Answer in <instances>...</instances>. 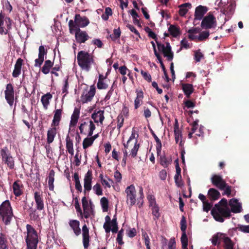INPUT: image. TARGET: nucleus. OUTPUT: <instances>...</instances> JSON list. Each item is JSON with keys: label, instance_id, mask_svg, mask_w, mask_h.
Masks as SVG:
<instances>
[{"label": "nucleus", "instance_id": "1", "mask_svg": "<svg viewBox=\"0 0 249 249\" xmlns=\"http://www.w3.org/2000/svg\"><path fill=\"white\" fill-rule=\"evenodd\" d=\"M77 60L80 68L86 71H89L92 65L95 64L94 55L84 51L78 53Z\"/></svg>", "mask_w": 249, "mask_h": 249}, {"label": "nucleus", "instance_id": "2", "mask_svg": "<svg viewBox=\"0 0 249 249\" xmlns=\"http://www.w3.org/2000/svg\"><path fill=\"white\" fill-rule=\"evenodd\" d=\"M14 214L11 203L8 200L4 201L0 205V218L5 226L10 225Z\"/></svg>", "mask_w": 249, "mask_h": 249}, {"label": "nucleus", "instance_id": "3", "mask_svg": "<svg viewBox=\"0 0 249 249\" xmlns=\"http://www.w3.org/2000/svg\"><path fill=\"white\" fill-rule=\"evenodd\" d=\"M211 214L216 221L221 223L224 221L225 218H230L231 216L229 207H221L218 205H214Z\"/></svg>", "mask_w": 249, "mask_h": 249}, {"label": "nucleus", "instance_id": "4", "mask_svg": "<svg viewBox=\"0 0 249 249\" xmlns=\"http://www.w3.org/2000/svg\"><path fill=\"white\" fill-rule=\"evenodd\" d=\"M27 236L25 238L26 249H36L38 243L37 231L29 224L26 225Z\"/></svg>", "mask_w": 249, "mask_h": 249}, {"label": "nucleus", "instance_id": "5", "mask_svg": "<svg viewBox=\"0 0 249 249\" xmlns=\"http://www.w3.org/2000/svg\"><path fill=\"white\" fill-rule=\"evenodd\" d=\"M88 128L89 129L88 136L90 137L92 135L93 131L95 129V125L91 120L89 118L81 120L80 125L79 126L80 134H86Z\"/></svg>", "mask_w": 249, "mask_h": 249}, {"label": "nucleus", "instance_id": "6", "mask_svg": "<svg viewBox=\"0 0 249 249\" xmlns=\"http://www.w3.org/2000/svg\"><path fill=\"white\" fill-rule=\"evenodd\" d=\"M0 155L2 162L6 164L10 169H13L15 167V161L7 146H5L0 150Z\"/></svg>", "mask_w": 249, "mask_h": 249}, {"label": "nucleus", "instance_id": "7", "mask_svg": "<svg viewBox=\"0 0 249 249\" xmlns=\"http://www.w3.org/2000/svg\"><path fill=\"white\" fill-rule=\"evenodd\" d=\"M12 19L5 16L2 12L0 13V34L6 35L12 28Z\"/></svg>", "mask_w": 249, "mask_h": 249}, {"label": "nucleus", "instance_id": "8", "mask_svg": "<svg viewBox=\"0 0 249 249\" xmlns=\"http://www.w3.org/2000/svg\"><path fill=\"white\" fill-rule=\"evenodd\" d=\"M216 26L215 18L211 13H209L205 17L201 23V27L202 29H208L214 28Z\"/></svg>", "mask_w": 249, "mask_h": 249}, {"label": "nucleus", "instance_id": "9", "mask_svg": "<svg viewBox=\"0 0 249 249\" xmlns=\"http://www.w3.org/2000/svg\"><path fill=\"white\" fill-rule=\"evenodd\" d=\"M125 193L126 194V202L127 204L129 205V207H132L136 202V192L135 186L133 185H131L127 187Z\"/></svg>", "mask_w": 249, "mask_h": 249}, {"label": "nucleus", "instance_id": "10", "mask_svg": "<svg viewBox=\"0 0 249 249\" xmlns=\"http://www.w3.org/2000/svg\"><path fill=\"white\" fill-rule=\"evenodd\" d=\"M212 184L219 189L223 190L226 185V181L219 175L214 174L211 178Z\"/></svg>", "mask_w": 249, "mask_h": 249}, {"label": "nucleus", "instance_id": "11", "mask_svg": "<svg viewBox=\"0 0 249 249\" xmlns=\"http://www.w3.org/2000/svg\"><path fill=\"white\" fill-rule=\"evenodd\" d=\"M5 98L10 107L13 105L14 101V87L12 84H7L6 89L4 91Z\"/></svg>", "mask_w": 249, "mask_h": 249}, {"label": "nucleus", "instance_id": "12", "mask_svg": "<svg viewBox=\"0 0 249 249\" xmlns=\"http://www.w3.org/2000/svg\"><path fill=\"white\" fill-rule=\"evenodd\" d=\"M96 93V88L94 85L90 87L89 90L86 93H83L81 97L82 103H86L90 102Z\"/></svg>", "mask_w": 249, "mask_h": 249}, {"label": "nucleus", "instance_id": "13", "mask_svg": "<svg viewBox=\"0 0 249 249\" xmlns=\"http://www.w3.org/2000/svg\"><path fill=\"white\" fill-rule=\"evenodd\" d=\"M34 199L36 203V208L37 210L41 211L44 208L43 194L39 192L34 193Z\"/></svg>", "mask_w": 249, "mask_h": 249}, {"label": "nucleus", "instance_id": "14", "mask_svg": "<svg viewBox=\"0 0 249 249\" xmlns=\"http://www.w3.org/2000/svg\"><path fill=\"white\" fill-rule=\"evenodd\" d=\"M92 171L89 170L85 174L84 179V188L88 191H90L92 188Z\"/></svg>", "mask_w": 249, "mask_h": 249}, {"label": "nucleus", "instance_id": "15", "mask_svg": "<svg viewBox=\"0 0 249 249\" xmlns=\"http://www.w3.org/2000/svg\"><path fill=\"white\" fill-rule=\"evenodd\" d=\"M229 205L231 207V213H239L242 211L241 204L238 202V200L235 198L230 199L229 202Z\"/></svg>", "mask_w": 249, "mask_h": 249}, {"label": "nucleus", "instance_id": "16", "mask_svg": "<svg viewBox=\"0 0 249 249\" xmlns=\"http://www.w3.org/2000/svg\"><path fill=\"white\" fill-rule=\"evenodd\" d=\"M176 162V173L174 177L175 182L176 185L178 187H181L183 185V182L181 179V169L179 167L178 159H177L175 160Z\"/></svg>", "mask_w": 249, "mask_h": 249}, {"label": "nucleus", "instance_id": "17", "mask_svg": "<svg viewBox=\"0 0 249 249\" xmlns=\"http://www.w3.org/2000/svg\"><path fill=\"white\" fill-rule=\"evenodd\" d=\"M13 193L16 196H20L23 193V185L20 180L18 179L15 181L12 185Z\"/></svg>", "mask_w": 249, "mask_h": 249}, {"label": "nucleus", "instance_id": "18", "mask_svg": "<svg viewBox=\"0 0 249 249\" xmlns=\"http://www.w3.org/2000/svg\"><path fill=\"white\" fill-rule=\"evenodd\" d=\"M82 230L83 246L85 249H87L89 245V230L87 225L85 224L82 227Z\"/></svg>", "mask_w": 249, "mask_h": 249}, {"label": "nucleus", "instance_id": "19", "mask_svg": "<svg viewBox=\"0 0 249 249\" xmlns=\"http://www.w3.org/2000/svg\"><path fill=\"white\" fill-rule=\"evenodd\" d=\"M75 37L77 42L80 44L85 43L89 38L87 33L82 30L78 32H75Z\"/></svg>", "mask_w": 249, "mask_h": 249}, {"label": "nucleus", "instance_id": "20", "mask_svg": "<svg viewBox=\"0 0 249 249\" xmlns=\"http://www.w3.org/2000/svg\"><path fill=\"white\" fill-rule=\"evenodd\" d=\"M207 11L208 8L206 6L199 5L196 7L195 12V19L201 20Z\"/></svg>", "mask_w": 249, "mask_h": 249}, {"label": "nucleus", "instance_id": "21", "mask_svg": "<svg viewBox=\"0 0 249 249\" xmlns=\"http://www.w3.org/2000/svg\"><path fill=\"white\" fill-rule=\"evenodd\" d=\"M74 20L81 28L85 27L89 23V20L87 17H82L79 14L75 15Z\"/></svg>", "mask_w": 249, "mask_h": 249}, {"label": "nucleus", "instance_id": "22", "mask_svg": "<svg viewBox=\"0 0 249 249\" xmlns=\"http://www.w3.org/2000/svg\"><path fill=\"white\" fill-rule=\"evenodd\" d=\"M23 63V60L22 59L19 58L17 59L14 66V70L12 72L13 77L17 78L20 74Z\"/></svg>", "mask_w": 249, "mask_h": 249}, {"label": "nucleus", "instance_id": "23", "mask_svg": "<svg viewBox=\"0 0 249 249\" xmlns=\"http://www.w3.org/2000/svg\"><path fill=\"white\" fill-rule=\"evenodd\" d=\"M163 56L166 57L167 60L171 61L174 57V53L172 51L171 46L168 42H166V48L162 52Z\"/></svg>", "mask_w": 249, "mask_h": 249}, {"label": "nucleus", "instance_id": "24", "mask_svg": "<svg viewBox=\"0 0 249 249\" xmlns=\"http://www.w3.org/2000/svg\"><path fill=\"white\" fill-rule=\"evenodd\" d=\"M235 5L233 3H231L227 6L224 7L222 10V13L226 15L229 18L231 17L234 12Z\"/></svg>", "mask_w": 249, "mask_h": 249}, {"label": "nucleus", "instance_id": "25", "mask_svg": "<svg viewBox=\"0 0 249 249\" xmlns=\"http://www.w3.org/2000/svg\"><path fill=\"white\" fill-rule=\"evenodd\" d=\"M53 118L51 124L52 126H57L59 125V122L61 119L62 114V109H57L54 111Z\"/></svg>", "mask_w": 249, "mask_h": 249}, {"label": "nucleus", "instance_id": "26", "mask_svg": "<svg viewBox=\"0 0 249 249\" xmlns=\"http://www.w3.org/2000/svg\"><path fill=\"white\" fill-rule=\"evenodd\" d=\"M69 225L73 230V231L76 236H78L81 233V229L80 228V222L77 220H71L69 222Z\"/></svg>", "mask_w": 249, "mask_h": 249}, {"label": "nucleus", "instance_id": "27", "mask_svg": "<svg viewBox=\"0 0 249 249\" xmlns=\"http://www.w3.org/2000/svg\"><path fill=\"white\" fill-rule=\"evenodd\" d=\"M182 89L187 98H189L191 94L194 92V89L192 84H182Z\"/></svg>", "mask_w": 249, "mask_h": 249}, {"label": "nucleus", "instance_id": "28", "mask_svg": "<svg viewBox=\"0 0 249 249\" xmlns=\"http://www.w3.org/2000/svg\"><path fill=\"white\" fill-rule=\"evenodd\" d=\"M56 126H52V128L48 130L47 135V142L49 144L53 141L54 138L56 134Z\"/></svg>", "mask_w": 249, "mask_h": 249}, {"label": "nucleus", "instance_id": "29", "mask_svg": "<svg viewBox=\"0 0 249 249\" xmlns=\"http://www.w3.org/2000/svg\"><path fill=\"white\" fill-rule=\"evenodd\" d=\"M208 196L212 201H215L220 197V193L216 189L212 188L208 190Z\"/></svg>", "mask_w": 249, "mask_h": 249}, {"label": "nucleus", "instance_id": "30", "mask_svg": "<svg viewBox=\"0 0 249 249\" xmlns=\"http://www.w3.org/2000/svg\"><path fill=\"white\" fill-rule=\"evenodd\" d=\"M7 235L0 232V249H8V241Z\"/></svg>", "mask_w": 249, "mask_h": 249}, {"label": "nucleus", "instance_id": "31", "mask_svg": "<svg viewBox=\"0 0 249 249\" xmlns=\"http://www.w3.org/2000/svg\"><path fill=\"white\" fill-rule=\"evenodd\" d=\"M137 97L134 101L135 109H138L141 106V103L143 98V93L142 90H136Z\"/></svg>", "mask_w": 249, "mask_h": 249}, {"label": "nucleus", "instance_id": "32", "mask_svg": "<svg viewBox=\"0 0 249 249\" xmlns=\"http://www.w3.org/2000/svg\"><path fill=\"white\" fill-rule=\"evenodd\" d=\"M53 66V62H52L50 60H46L41 69V72L45 74H48Z\"/></svg>", "mask_w": 249, "mask_h": 249}, {"label": "nucleus", "instance_id": "33", "mask_svg": "<svg viewBox=\"0 0 249 249\" xmlns=\"http://www.w3.org/2000/svg\"><path fill=\"white\" fill-rule=\"evenodd\" d=\"M52 97L53 96L50 92L43 95L41 97V102L44 109H47L48 108V106L50 104V100L52 98Z\"/></svg>", "mask_w": 249, "mask_h": 249}, {"label": "nucleus", "instance_id": "34", "mask_svg": "<svg viewBox=\"0 0 249 249\" xmlns=\"http://www.w3.org/2000/svg\"><path fill=\"white\" fill-rule=\"evenodd\" d=\"M66 148L69 153L71 155V156H73L74 154V149H73V144L72 140L71 139L69 134H68L66 138Z\"/></svg>", "mask_w": 249, "mask_h": 249}, {"label": "nucleus", "instance_id": "35", "mask_svg": "<svg viewBox=\"0 0 249 249\" xmlns=\"http://www.w3.org/2000/svg\"><path fill=\"white\" fill-rule=\"evenodd\" d=\"M179 8L178 14L181 17H184L188 12V10L186 8L190 9L192 5L190 3H185L178 6Z\"/></svg>", "mask_w": 249, "mask_h": 249}, {"label": "nucleus", "instance_id": "36", "mask_svg": "<svg viewBox=\"0 0 249 249\" xmlns=\"http://www.w3.org/2000/svg\"><path fill=\"white\" fill-rule=\"evenodd\" d=\"M69 27L70 33L71 34H73L75 32H80L81 30L80 29V27L79 26V25L75 22V20L73 21L71 19L69 21Z\"/></svg>", "mask_w": 249, "mask_h": 249}, {"label": "nucleus", "instance_id": "37", "mask_svg": "<svg viewBox=\"0 0 249 249\" xmlns=\"http://www.w3.org/2000/svg\"><path fill=\"white\" fill-rule=\"evenodd\" d=\"M168 31L174 37H177L181 34L179 27L174 25H170L168 28Z\"/></svg>", "mask_w": 249, "mask_h": 249}, {"label": "nucleus", "instance_id": "38", "mask_svg": "<svg viewBox=\"0 0 249 249\" xmlns=\"http://www.w3.org/2000/svg\"><path fill=\"white\" fill-rule=\"evenodd\" d=\"M54 176L55 172L53 169L51 170L48 175V187L50 191H53L54 189Z\"/></svg>", "mask_w": 249, "mask_h": 249}, {"label": "nucleus", "instance_id": "39", "mask_svg": "<svg viewBox=\"0 0 249 249\" xmlns=\"http://www.w3.org/2000/svg\"><path fill=\"white\" fill-rule=\"evenodd\" d=\"M226 234L221 233V232H217L216 234H214L212 239V243L213 245H219L220 244V242H218L219 239H221L223 240L224 237Z\"/></svg>", "mask_w": 249, "mask_h": 249}, {"label": "nucleus", "instance_id": "40", "mask_svg": "<svg viewBox=\"0 0 249 249\" xmlns=\"http://www.w3.org/2000/svg\"><path fill=\"white\" fill-rule=\"evenodd\" d=\"M223 239V247L224 249H233L234 243L226 234Z\"/></svg>", "mask_w": 249, "mask_h": 249}, {"label": "nucleus", "instance_id": "41", "mask_svg": "<svg viewBox=\"0 0 249 249\" xmlns=\"http://www.w3.org/2000/svg\"><path fill=\"white\" fill-rule=\"evenodd\" d=\"M176 121V123L174 125V134H175L176 142L178 143L179 142V140L180 139L181 140V139H182V134H181V131L179 129L178 122L177 120Z\"/></svg>", "mask_w": 249, "mask_h": 249}, {"label": "nucleus", "instance_id": "42", "mask_svg": "<svg viewBox=\"0 0 249 249\" xmlns=\"http://www.w3.org/2000/svg\"><path fill=\"white\" fill-rule=\"evenodd\" d=\"M153 204H154V205L152 208V213L157 219H158L160 216L159 207H158V205L156 204L155 200H153V201L150 202V205L152 206Z\"/></svg>", "mask_w": 249, "mask_h": 249}, {"label": "nucleus", "instance_id": "43", "mask_svg": "<svg viewBox=\"0 0 249 249\" xmlns=\"http://www.w3.org/2000/svg\"><path fill=\"white\" fill-rule=\"evenodd\" d=\"M73 179L75 182V187L76 190L78 192L81 193L82 191V187L80 184L79 175L78 173L75 172L73 175Z\"/></svg>", "mask_w": 249, "mask_h": 249}, {"label": "nucleus", "instance_id": "44", "mask_svg": "<svg viewBox=\"0 0 249 249\" xmlns=\"http://www.w3.org/2000/svg\"><path fill=\"white\" fill-rule=\"evenodd\" d=\"M152 135L156 142L157 153L158 155H159L161 152V147H162L161 141L159 139V138L157 136V135L154 133V132L153 131L152 132Z\"/></svg>", "mask_w": 249, "mask_h": 249}, {"label": "nucleus", "instance_id": "45", "mask_svg": "<svg viewBox=\"0 0 249 249\" xmlns=\"http://www.w3.org/2000/svg\"><path fill=\"white\" fill-rule=\"evenodd\" d=\"M139 148H140V144L138 143V140L136 139L134 147L131 149V152L130 154V155L132 158H135L136 157V156L137 155V152L139 150Z\"/></svg>", "mask_w": 249, "mask_h": 249}, {"label": "nucleus", "instance_id": "46", "mask_svg": "<svg viewBox=\"0 0 249 249\" xmlns=\"http://www.w3.org/2000/svg\"><path fill=\"white\" fill-rule=\"evenodd\" d=\"M121 33V32L119 27L117 29H114L113 30V33L110 35V37L111 38L112 41H115L120 38Z\"/></svg>", "mask_w": 249, "mask_h": 249}, {"label": "nucleus", "instance_id": "47", "mask_svg": "<svg viewBox=\"0 0 249 249\" xmlns=\"http://www.w3.org/2000/svg\"><path fill=\"white\" fill-rule=\"evenodd\" d=\"M180 241L182 245V248H187L188 244V237L186 232H182Z\"/></svg>", "mask_w": 249, "mask_h": 249}, {"label": "nucleus", "instance_id": "48", "mask_svg": "<svg viewBox=\"0 0 249 249\" xmlns=\"http://www.w3.org/2000/svg\"><path fill=\"white\" fill-rule=\"evenodd\" d=\"M84 216L85 218H88L89 216L93 214V211L91 207L89 208V206L83 208Z\"/></svg>", "mask_w": 249, "mask_h": 249}, {"label": "nucleus", "instance_id": "49", "mask_svg": "<svg viewBox=\"0 0 249 249\" xmlns=\"http://www.w3.org/2000/svg\"><path fill=\"white\" fill-rule=\"evenodd\" d=\"M111 227H112V228L111 229V231L113 233H116L118 231V224L117 222V217L116 215H115L114 216L113 218L111 220V222L110 223Z\"/></svg>", "mask_w": 249, "mask_h": 249}, {"label": "nucleus", "instance_id": "50", "mask_svg": "<svg viewBox=\"0 0 249 249\" xmlns=\"http://www.w3.org/2000/svg\"><path fill=\"white\" fill-rule=\"evenodd\" d=\"M210 35V33L208 31H204L200 33L197 37V40L199 41H202L205 40L208 38Z\"/></svg>", "mask_w": 249, "mask_h": 249}, {"label": "nucleus", "instance_id": "51", "mask_svg": "<svg viewBox=\"0 0 249 249\" xmlns=\"http://www.w3.org/2000/svg\"><path fill=\"white\" fill-rule=\"evenodd\" d=\"M93 190L94 193L98 196H102L103 195V190L100 183H97L93 186Z\"/></svg>", "mask_w": 249, "mask_h": 249}, {"label": "nucleus", "instance_id": "52", "mask_svg": "<svg viewBox=\"0 0 249 249\" xmlns=\"http://www.w3.org/2000/svg\"><path fill=\"white\" fill-rule=\"evenodd\" d=\"M93 143L91 139L89 138H86L84 139L83 142V147L84 149H87L89 146H91Z\"/></svg>", "mask_w": 249, "mask_h": 249}, {"label": "nucleus", "instance_id": "53", "mask_svg": "<svg viewBox=\"0 0 249 249\" xmlns=\"http://www.w3.org/2000/svg\"><path fill=\"white\" fill-rule=\"evenodd\" d=\"M101 205L104 211H107L108 207V200L106 197H103L100 200Z\"/></svg>", "mask_w": 249, "mask_h": 249}, {"label": "nucleus", "instance_id": "54", "mask_svg": "<svg viewBox=\"0 0 249 249\" xmlns=\"http://www.w3.org/2000/svg\"><path fill=\"white\" fill-rule=\"evenodd\" d=\"M144 31L148 34V36L155 40V41H157L158 38L157 35L149 28L145 27Z\"/></svg>", "mask_w": 249, "mask_h": 249}, {"label": "nucleus", "instance_id": "55", "mask_svg": "<svg viewBox=\"0 0 249 249\" xmlns=\"http://www.w3.org/2000/svg\"><path fill=\"white\" fill-rule=\"evenodd\" d=\"M117 128L119 130V131H120V128L123 126L124 123V118L123 117V115L122 114H119L117 118Z\"/></svg>", "mask_w": 249, "mask_h": 249}, {"label": "nucleus", "instance_id": "56", "mask_svg": "<svg viewBox=\"0 0 249 249\" xmlns=\"http://www.w3.org/2000/svg\"><path fill=\"white\" fill-rule=\"evenodd\" d=\"M124 235V230L122 229L118 231L116 241L119 245H122L124 242L123 241V236Z\"/></svg>", "mask_w": 249, "mask_h": 249}, {"label": "nucleus", "instance_id": "57", "mask_svg": "<svg viewBox=\"0 0 249 249\" xmlns=\"http://www.w3.org/2000/svg\"><path fill=\"white\" fill-rule=\"evenodd\" d=\"M38 51V57L44 58V55H46L47 53V50L45 49L44 46L41 45L39 47Z\"/></svg>", "mask_w": 249, "mask_h": 249}, {"label": "nucleus", "instance_id": "58", "mask_svg": "<svg viewBox=\"0 0 249 249\" xmlns=\"http://www.w3.org/2000/svg\"><path fill=\"white\" fill-rule=\"evenodd\" d=\"M180 230L182 232H186L187 228L186 220L184 216L182 215L180 220Z\"/></svg>", "mask_w": 249, "mask_h": 249}, {"label": "nucleus", "instance_id": "59", "mask_svg": "<svg viewBox=\"0 0 249 249\" xmlns=\"http://www.w3.org/2000/svg\"><path fill=\"white\" fill-rule=\"evenodd\" d=\"M236 229L241 232L244 233H249V225H238Z\"/></svg>", "mask_w": 249, "mask_h": 249}, {"label": "nucleus", "instance_id": "60", "mask_svg": "<svg viewBox=\"0 0 249 249\" xmlns=\"http://www.w3.org/2000/svg\"><path fill=\"white\" fill-rule=\"evenodd\" d=\"M97 89H106L108 88V84L105 80L98 82L97 84Z\"/></svg>", "mask_w": 249, "mask_h": 249}, {"label": "nucleus", "instance_id": "61", "mask_svg": "<svg viewBox=\"0 0 249 249\" xmlns=\"http://www.w3.org/2000/svg\"><path fill=\"white\" fill-rule=\"evenodd\" d=\"M141 73L142 75L143 78L147 81L148 82H151L152 81V78L151 75L146 71H144L143 70L141 71Z\"/></svg>", "mask_w": 249, "mask_h": 249}, {"label": "nucleus", "instance_id": "62", "mask_svg": "<svg viewBox=\"0 0 249 249\" xmlns=\"http://www.w3.org/2000/svg\"><path fill=\"white\" fill-rule=\"evenodd\" d=\"M74 201H75V204H74L75 208L77 212L78 213H79L80 215L82 217H83V213H82V210L80 208L77 197L75 198Z\"/></svg>", "mask_w": 249, "mask_h": 249}, {"label": "nucleus", "instance_id": "63", "mask_svg": "<svg viewBox=\"0 0 249 249\" xmlns=\"http://www.w3.org/2000/svg\"><path fill=\"white\" fill-rule=\"evenodd\" d=\"M69 77L67 76V78L64 81V85L62 89V93H65L63 97H65L67 94L68 93V88H69V83H68Z\"/></svg>", "mask_w": 249, "mask_h": 249}, {"label": "nucleus", "instance_id": "64", "mask_svg": "<svg viewBox=\"0 0 249 249\" xmlns=\"http://www.w3.org/2000/svg\"><path fill=\"white\" fill-rule=\"evenodd\" d=\"M160 163L164 167H167L170 164V161L167 160V158L165 156H160Z\"/></svg>", "mask_w": 249, "mask_h": 249}]
</instances>
